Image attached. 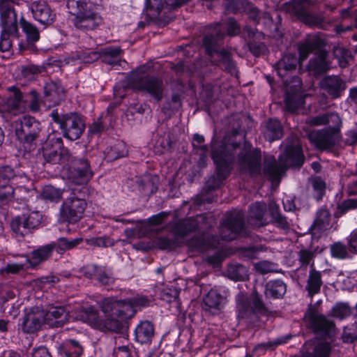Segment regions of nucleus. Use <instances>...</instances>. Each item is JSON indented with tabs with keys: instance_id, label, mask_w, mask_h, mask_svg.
I'll list each match as a JSON object with an SVG mask.
<instances>
[{
	"instance_id": "2eb2a0df",
	"label": "nucleus",
	"mask_w": 357,
	"mask_h": 357,
	"mask_svg": "<svg viewBox=\"0 0 357 357\" xmlns=\"http://www.w3.org/2000/svg\"><path fill=\"white\" fill-rule=\"evenodd\" d=\"M68 178L76 185L86 184L93 177L90 162L86 158H76L71 155L69 161Z\"/></svg>"
},
{
	"instance_id": "603ef678",
	"label": "nucleus",
	"mask_w": 357,
	"mask_h": 357,
	"mask_svg": "<svg viewBox=\"0 0 357 357\" xmlns=\"http://www.w3.org/2000/svg\"><path fill=\"white\" fill-rule=\"evenodd\" d=\"M7 91L10 93L7 98V103L12 109L18 108L23 100L22 92L15 86L8 87Z\"/></svg>"
},
{
	"instance_id": "774afa93",
	"label": "nucleus",
	"mask_w": 357,
	"mask_h": 357,
	"mask_svg": "<svg viewBox=\"0 0 357 357\" xmlns=\"http://www.w3.org/2000/svg\"><path fill=\"white\" fill-rule=\"evenodd\" d=\"M180 294V291L174 287L164 288L160 294V298L167 303L176 301Z\"/></svg>"
},
{
	"instance_id": "f8f14e48",
	"label": "nucleus",
	"mask_w": 357,
	"mask_h": 357,
	"mask_svg": "<svg viewBox=\"0 0 357 357\" xmlns=\"http://www.w3.org/2000/svg\"><path fill=\"white\" fill-rule=\"evenodd\" d=\"M238 165L242 174H248L251 176H258L261 170V151L259 149H252V145L245 142L238 154Z\"/></svg>"
},
{
	"instance_id": "bb28decb",
	"label": "nucleus",
	"mask_w": 357,
	"mask_h": 357,
	"mask_svg": "<svg viewBox=\"0 0 357 357\" xmlns=\"http://www.w3.org/2000/svg\"><path fill=\"white\" fill-rule=\"evenodd\" d=\"M54 248L51 243H49L33 250L29 255H26V261L30 268H36L39 265L49 260L53 255Z\"/></svg>"
},
{
	"instance_id": "6e6d98bb",
	"label": "nucleus",
	"mask_w": 357,
	"mask_h": 357,
	"mask_svg": "<svg viewBox=\"0 0 357 357\" xmlns=\"http://www.w3.org/2000/svg\"><path fill=\"white\" fill-rule=\"evenodd\" d=\"M176 236H160L155 240V245L160 250H173L179 246Z\"/></svg>"
},
{
	"instance_id": "5fc2aeb1",
	"label": "nucleus",
	"mask_w": 357,
	"mask_h": 357,
	"mask_svg": "<svg viewBox=\"0 0 357 357\" xmlns=\"http://www.w3.org/2000/svg\"><path fill=\"white\" fill-rule=\"evenodd\" d=\"M62 195V191L52 185H46L43 188L40 197L43 199L52 202H58Z\"/></svg>"
},
{
	"instance_id": "49530a36",
	"label": "nucleus",
	"mask_w": 357,
	"mask_h": 357,
	"mask_svg": "<svg viewBox=\"0 0 357 357\" xmlns=\"http://www.w3.org/2000/svg\"><path fill=\"white\" fill-rule=\"evenodd\" d=\"M331 214L328 209L321 208L317 212L316 218L312 225L311 229H317L319 231H324L329 225Z\"/></svg>"
},
{
	"instance_id": "37998d69",
	"label": "nucleus",
	"mask_w": 357,
	"mask_h": 357,
	"mask_svg": "<svg viewBox=\"0 0 357 357\" xmlns=\"http://www.w3.org/2000/svg\"><path fill=\"white\" fill-rule=\"evenodd\" d=\"M83 241L82 238H76L74 239H68L65 237H61L58 238L56 242L51 243L52 245H53L54 250L59 254L62 255L65 252L72 250L76 248L78 245H79Z\"/></svg>"
},
{
	"instance_id": "7ed1b4c3",
	"label": "nucleus",
	"mask_w": 357,
	"mask_h": 357,
	"mask_svg": "<svg viewBox=\"0 0 357 357\" xmlns=\"http://www.w3.org/2000/svg\"><path fill=\"white\" fill-rule=\"evenodd\" d=\"M237 318L251 326H255L261 316H268V307L264 302L262 296L254 289L248 296L240 292L236 297Z\"/></svg>"
},
{
	"instance_id": "c9c22d12",
	"label": "nucleus",
	"mask_w": 357,
	"mask_h": 357,
	"mask_svg": "<svg viewBox=\"0 0 357 357\" xmlns=\"http://www.w3.org/2000/svg\"><path fill=\"white\" fill-rule=\"evenodd\" d=\"M305 156L300 146H290L286 149L285 164L291 168L299 169L303 165Z\"/></svg>"
},
{
	"instance_id": "dca6fc26",
	"label": "nucleus",
	"mask_w": 357,
	"mask_h": 357,
	"mask_svg": "<svg viewBox=\"0 0 357 357\" xmlns=\"http://www.w3.org/2000/svg\"><path fill=\"white\" fill-rule=\"evenodd\" d=\"M286 86L284 102L287 109L295 112L305 103V98L302 92V82L299 77L292 76L290 80H284Z\"/></svg>"
},
{
	"instance_id": "680f3d73",
	"label": "nucleus",
	"mask_w": 357,
	"mask_h": 357,
	"mask_svg": "<svg viewBox=\"0 0 357 357\" xmlns=\"http://www.w3.org/2000/svg\"><path fill=\"white\" fill-rule=\"evenodd\" d=\"M128 303L131 306L132 309L137 312V309L146 307L150 305L151 301L146 296L137 295L132 298H127Z\"/></svg>"
},
{
	"instance_id": "aec40b11",
	"label": "nucleus",
	"mask_w": 357,
	"mask_h": 357,
	"mask_svg": "<svg viewBox=\"0 0 357 357\" xmlns=\"http://www.w3.org/2000/svg\"><path fill=\"white\" fill-rule=\"evenodd\" d=\"M206 221V218L204 215L181 219L173 225L172 231L175 236L184 238L190 233L199 230L202 228L201 225Z\"/></svg>"
},
{
	"instance_id": "69168bd1",
	"label": "nucleus",
	"mask_w": 357,
	"mask_h": 357,
	"mask_svg": "<svg viewBox=\"0 0 357 357\" xmlns=\"http://www.w3.org/2000/svg\"><path fill=\"white\" fill-rule=\"evenodd\" d=\"M127 151L125 150L124 144L118 143L110 148L107 151V158L108 160H115L126 155Z\"/></svg>"
},
{
	"instance_id": "338daca9",
	"label": "nucleus",
	"mask_w": 357,
	"mask_h": 357,
	"mask_svg": "<svg viewBox=\"0 0 357 357\" xmlns=\"http://www.w3.org/2000/svg\"><path fill=\"white\" fill-rule=\"evenodd\" d=\"M15 169L9 165L0 167V184H10V181L16 176Z\"/></svg>"
},
{
	"instance_id": "72a5a7b5",
	"label": "nucleus",
	"mask_w": 357,
	"mask_h": 357,
	"mask_svg": "<svg viewBox=\"0 0 357 357\" xmlns=\"http://www.w3.org/2000/svg\"><path fill=\"white\" fill-rule=\"evenodd\" d=\"M328 52L326 50H319L316 56L309 61V68L316 75L326 73L330 67L327 61Z\"/></svg>"
},
{
	"instance_id": "7c9ffc66",
	"label": "nucleus",
	"mask_w": 357,
	"mask_h": 357,
	"mask_svg": "<svg viewBox=\"0 0 357 357\" xmlns=\"http://www.w3.org/2000/svg\"><path fill=\"white\" fill-rule=\"evenodd\" d=\"M298 58L294 54H288L282 56L275 64L278 75L284 78L296 69Z\"/></svg>"
},
{
	"instance_id": "0eeeda50",
	"label": "nucleus",
	"mask_w": 357,
	"mask_h": 357,
	"mask_svg": "<svg viewBox=\"0 0 357 357\" xmlns=\"http://www.w3.org/2000/svg\"><path fill=\"white\" fill-rule=\"evenodd\" d=\"M50 116L52 121L59 125L63 136L71 141L79 139L85 130V121L77 112L63 114L54 109Z\"/></svg>"
},
{
	"instance_id": "e2e57ef3",
	"label": "nucleus",
	"mask_w": 357,
	"mask_h": 357,
	"mask_svg": "<svg viewBox=\"0 0 357 357\" xmlns=\"http://www.w3.org/2000/svg\"><path fill=\"white\" fill-rule=\"evenodd\" d=\"M341 338L343 342L347 344H351L357 341V322L344 327Z\"/></svg>"
},
{
	"instance_id": "bf43d9fd",
	"label": "nucleus",
	"mask_w": 357,
	"mask_h": 357,
	"mask_svg": "<svg viewBox=\"0 0 357 357\" xmlns=\"http://www.w3.org/2000/svg\"><path fill=\"white\" fill-rule=\"evenodd\" d=\"M15 199V188L10 184H0V203L7 204Z\"/></svg>"
},
{
	"instance_id": "ddd939ff",
	"label": "nucleus",
	"mask_w": 357,
	"mask_h": 357,
	"mask_svg": "<svg viewBox=\"0 0 357 357\" xmlns=\"http://www.w3.org/2000/svg\"><path fill=\"white\" fill-rule=\"evenodd\" d=\"M341 126H329L324 129L312 131L307 135L308 139L317 149L331 151L340 141Z\"/></svg>"
},
{
	"instance_id": "412c9836",
	"label": "nucleus",
	"mask_w": 357,
	"mask_h": 357,
	"mask_svg": "<svg viewBox=\"0 0 357 357\" xmlns=\"http://www.w3.org/2000/svg\"><path fill=\"white\" fill-rule=\"evenodd\" d=\"M84 275L89 279H96L102 285H110L114 282L112 270L106 266L88 264L82 269Z\"/></svg>"
},
{
	"instance_id": "8fccbe9b",
	"label": "nucleus",
	"mask_w": 357,
	"mask_h": 357,
	"mask_svg": "<svg viewBox=\"0 0 357 357\" xmlns=\"http://www.w3.org/2000/svg\"><path fill=\"white\" fill-rule=\"evenodd\" d=\"M222 301V297L216 291L211 290L204 298V309L210 311L218 310Z\"/></svg>"
},
{
	"instance_id": "58836bf2",
	"label": "nucleus",
	"mask_w": 357,
	"mask_h": 357,
	"mask_svg": "<svg viewBox=\"0 0 357 357\" xmlns=\"http://www.w3.org/2000/svg\"><path fill=\"white\" fill-rule=\"evenodd\" d=\"M220 59L214 60L212 63L214 65L220 66L222 65L225 71L233 74L236 72V66L235 61L232 59L231 53L225 50L222 49L218 54Z\"/></svg>"
},
{
	"instance_id": "39448f33",
	"label": "nucleus",
	"mask_w": 357,
	"mask_h": 357,
	"mask_svg": "<svg viewBox=\"0 0 357 357\" xmlns=\"http://www.w3.org/2000/svg\"><path fill=\"white\" fill-rule=\"evenodd\" d=\"M41 132V124L35 118L25 116L20 121V127L16 128L15 135L21 146L20 152L25 159L31 160L36 150V139Z\"/></svg>"
},
{
	"instance_id": "5701e85b",
	"label": "nucleus",
	"mask_w": 357,
	"mask_h": 357,
	"mask_svg": "<svg viewBox=\"0 0 357 357\" xmlns=\"http://www.w3.org/2000/svg\"><path fill=\"white\" fill-rule=\"evenodd\" d=\"M68 314L63 306H50L44 310L45 324L50 328L63 327L68 320Z\"/></svg>"
},
{
	"instance_id": "f03ea898",
	"label": "nucleus",
	"mask_w": 357,
	"mask_h": 357,
	"mask_svg": "<svg viewBox=\"0 0 357 357\" xmlns=\"http://www.w3.org/2000/svg\"><path fill=\"white\" fill-rule=\"evenodd\" d=\"M99 306L107 317L100 324L102 330L116 333H121L124 327L123 321L135 315V311L132 309L127 298H105L99 303Z\"/></svg>"
},
{
	"instance_id": "13d9d810",
	"label": "nucleus",
	"mask_w": 357,
	"mask_h": 357,
	"mask_svg": "<svg viewBox=\"0 0 357 357\" xmlns=\"http://www.w3.org/2000/svg\"><path fill=\"white\" fill-rule=\"evenodd\" d=\"M247 0H224V8L228 13L236 14L244 10Z\"/></svg>"
},
{
	"instance_id": "09e8293b",
	"label": "nucleus",
	"mask_w": 357,
	"mask_h": 357,
	"mask_svg": "<svg viewBox=\"0 0 357 357\" xmlns=\"http://www.w3.org/2000/svg\"><path fill=\"white\" fill-rule=\"evenodd\" d=\"M352 308L348 303L337 302L332 307L331 315L340 320L344 319L351 314Z\"/></svg>"
},
{
	"instance_id": "2f4dec72",
	"label": "nucleus",
	"mask_w": 357,
	"mask_h": 357,
	"mask_svg": "<svg viewBox=\"0 0 357 357\" xmlns=\"http://www.w3.org/2000/svg\"><path fill=\"white\" fill-rule=\"evenodd\" d=\"M323 284L321 272L316 270L312 265V268L310 269L307 279V284L305 287L307 296L312 298L314 295L319 294Z\"/></svg>"
},
{
	"instance_id": "9b49d317",
	"label": "nucleus",
	"mask_w": 357,
	"mask_h": 357,
	"mask_svg": "<svg viewBox=\"0 0 357 357\" xmlns=\"http://www.w3.org/2000/svg\"><path fill=\"white\" fill-rule=\"evenodd\" d=\"M56 143L59 146V149L52 147L50 139H49L43 146L37 148L38 153L36 152L31 159H35L36 162L50 163L52 165L60 164L66 165L71 159V154L67 149H61L63 145V141L61 137L56 138Z\"/></svg>"
},
{
	"instance_id": "473e14b6",
	"label": "nucleus",
	"mask_w": 357,
	"mask_h": 357,
	"mask_svg": "<svg viewBox=\"0 0 357 357\" xmlns=\"http://www.w3.org/2000/svg\"><path fill=\"white\" fill-rule=\"evenodd\" d=\"M154 326L151 321H141L136 327L135 331V339L137 342L143 344H150L154 335Z\"/></svg>"
},
{
	"instance_id": "ea45409f",
	"label": "nucleus",
	"mask_w": 357,
	"mask_h": 357,
	"mask_svg": "<svg viewBox=\"0 0 357 357\" xmlns=\"http://www.w3.org/2000/svg\"><path fill=\"white\" fill-rule=\"evenodd\" d=\"M308 122L311 126H314L326 124H331V126L342 125L341 118L335 112L326 113L322 115L312 117Z\"/></svg>"
},
{
	"instance_id": "b1692460",
	"label": "nucleus",
	"mask_w": 357,
	"mask_h": 357,
	"mask_svg": "<svg viewBox=\"0 0 357 357\" xmlns=\"http://www.w3.org/2000/svg\"><path fill=\"white\" fill-rule=\"evenodd\" d=\"M31 12L33 18L45 26L52 24L56 20V14L43 1L33 2L31 4Z\"/></svg>"
},
{
	"instance_id": "4c0bfd02",
	"label": "nucleus",
	"mask_w": 357,
	"mask_h": 357,
	"mask_svg": "<svg viewBox=\"0 0 357 357\" xmlns=\"http://www.w3.org/2000/svg\"><path fill=\"white\" fill-rule=\"evenodd\" d=\"M287 292V284L280 279L268 281L265 286L266 296L274 299L282 298Z\"/></svg>"
},
{
	"instance_id": "393cba45",
	"label": "nucleus",
	"mask_w": 357,
	"mask_h": 357,
	"mask_svg": "<svg viewBox=\"0 0 357 357\" xmlns=\"http://www.w3.org/2000/svg\"><path fill=\"white\" fill-rule=\"evenodd\" d=\"M321 86L332 99L339 98L346 89V83L338 76L328 75L321 82Z\"/></svg>"
},
{
	"instance_id": "864d4df0",
	"label": "nucleus",
	"mask_w": 357,
	"mask_h": 357,
	"mask_svg": "<svg viewBox=\"0 0 357 357\" xmlns=\"http://www.w3.org/2000/svg\"><path fill=\"white\" fill-rule=\"evenodd\" d=\"M266 210L267 208L265 203L256 202L250 206V217L252 219H255L260 222L261 225H265V223L263 222V220Z\"/></svg>"
},
{
	"instance_id": "423d86ee",
	"label": "nucleus",
	"mask_w": 357,
	"mask_h": 357,
	"mask_svg": "<svg viewBox=\"0 0 357 357\" xmlns=\"http://www.w3.org/2000/svg\"><path fill=\"white\" fill-rule=\"evenodd\" d=\"M128 82L132 89L142 92L156 102L163 98L165 84L162 79L146 75L143 68L132 71L128 77Z\"/></svg>"
},
{
	"instance_id": "c85d7f7f",
	"label": "nucleus",
	"mask_w": 357,
	"mask_h": 357,
	"mask_svg": "<svg viewBox=\"0 0 357 357\" xmlns=\"http://www.w3.org/2000/svg\"><path fill=\"white\" fill-rule=\"evenodd\" d=\"M64 88L59 81H50L44 86V98L50 102L49 107L58 104L64 97Z\"/></svg>"
},
{
	"instance_id": "a19ab883",
	"label": "nucleus",
	"mask_w": 357,
	"mask_h": 357,
	"mask_svg": "<svg viewBox=\"0 0 357 357\" xmlns=\"http://www.w3.org/2000/svg\"><path fill=\"white\" fill-rule=\"evenodd\" d=\"M324 43L322 39L318 37H313L307 40L303 44L299 46L298 50L301 57L305 59L314 50H322L321 48Z\"/></svg>"
},
{
	"instance_id": "4d7b16f0",
	"label": "nucleus",
	"mask_w": 357,
	"mask_h": 357,
	"mask_svg": "<svg viewBox=\"0 0 357 357\" xmlns=\"http://www.w3.org/2000/svg\"><path fill=\"white\" fill-rule=\"evenodd\" d=\"M357 208V199H347L337 204L334 216L339 218L350 210Z\"/></svg>"
},
{
	"instance_id": "052dcab7",
	"label": "nucleus",
	"mask_w": 357,
	"mask_h": 357,
	"mask_svg": "<svg viewBox=\"0 0 357 357\" xmlns=\"http://www.w3.org/2000/svg\"><path fill=\"white\" fill-rule=\"evenodd\" d=\"M10 36L19 38V32H11L6 30H2L0 36V51L2 52H8L12 47Z\"/></svg>"
},
{
	"instance_id": "f257e3e1",
	"label": "nucleus",
	"mask_w": 357,
	"mask_h": 357,
	"mask_svg": "<svg viewBox=\"0 0 357 357\" xmlns=\"http://www.w3.org/2000/svg\"><path fill=\"white\" fill-rule=\"evenodd\" d=\"M240 146L239 142H232L229 144L218 141L211 142V158L215 165V172L209 176L202 189V195L197 197L199 205L209 204L213 201V198L208 197V195L220 188L223 181L229 176L231 165L235 158V151Z\"/></svg>"
},
{
	"instance_id": "20e7f679",
	"label": "nucleus",
	"mask_w": 357,
	"mask_h": 357,
	"mask_svg": "<svg viewBox=\"0 0 357 357\" xmlns=\"http://www.w3.org/2000/svg\"><path fill=\"white\" fill-rule=\"evenodd\" d=\"M69 13L73 16V24L82 31H92L100 26L103 19L98 11L96 2L75 3L67 2Z\"/></svg>"
},
{
	"instance_id": "c03bdc74",
	"label": "nucleus",
	"mask_w": 357,
	"mask_h": 357,
	"mask_svg": "<svg viewBox=\"0 0 357 357\" xmlns=\"http://www.w3.org/2000/svg\"><path fill=\"white\" fill-rule=\"evenodd\" d=\"M330 253L333 258L339 260H345L352 257L349 246L341 241H337L329 246Z\"/></svg>"
},
{
	"instance_id": "6e6552de",
	"label": "nucleus",
	"mask_w": 357,
	"mask_h": 357,
	"mask_svg": "<svg viewBox=\"0 0 357 357\" xmlns=\"http://www.w3.org/2000/svg\"><path fill=\"white\" fill-rule=\"evenodd\" d=\"M303 321L314 335L325 341L332 338L335 334L336 326L334 321L320 313L311 303L305 312Z\"/></svg>"
},
{
	"instance_id": "a211bd4d",
	"label": "nucleus",
	"mask_w": 357,
	"mask_h": 357,
	"mask_svg": "<svg viewBox=\"0 0 357 357\" xmlns=\"http://www.w3.org/2000/svg\"><path fill=\"white\" fill-rule=\"evenodd\" d=\"M44 310L36 307L26 313L21 318L19 324V329L24 334H34L40 331L43 326L45 325L44 319Z\"/></svg>"
},
{
	"instance_id": "f3484780",
	"label": "nucleus",
	"mask_w": 357,
	"mask_h": 357,
	"mask_svg": "<svg viewBox=\"0 0 357 357\" xmlns=\"http://www.w3.org/2000/svg\"><path fill=\"white\" fill-rule=\"evenodd\" d=\"M245 230L244 214L241 211L231 212L227 215L220 229V236L223 240L232 241Z\"/></svg>"
},
{
	"instance_id": "9d476101",
	"label": "nucleus",
	"mask_w": 357,
	"mask_h": 357,
	"mask_svg": "<svg viewBox=\"0 0 357 357\" xmlns=\"http://www.w3.org/2000/svg\"><path fill=\"white\" fill-rule=\"evenodd\" d=\"M43 220V215L40 211H27L13 217L10 222V227L15 237L23 238L38 229Z\"/></svg>"
},
{
	"instance_id": "79ce46f5",
	"label": "nucleus",
	"mask_w": 357,
	"mask_h": 357,
	"mask_svg": "<svg viewBox=\"0 0 357 357\" xmlns=\"http://www.w3.org/2000/svg\"><path fill=\"white\" fill-rule=\"evenodd\" d=\"M83 351L79 342L73 339L66 340L61 347V354L66 357H80Z\"/></svg>"
},
{
	"instance_id": "4be33fe9",
	"label": "nucleus",
	"mask_w": 357,
	"mask_h": 357,
	"mask_svg": "<svg viewBox=\"0 0 357 357\" xmlns=\"http://www.w3.org/2000/svg\"><path fill=\"white\" fill-rule=\"evenodd\" d=\"M15 0H0V18L2 30L18 31L17 15L13 8Z\"/></svg>"
},
{
	"instance_id": "e433bc0d",
	"label": "nucleus",
	"mask_w": 357,
	"mask_h": 357,
	"mask_svg": "<svg viewBox=\"0 0 357 357\" xmlns=\"http://www.w3.org/2000/svg\"><path fill=\"white\" fill-rule=\"evenodd\" d=\"M269 214L271 218V223L277 228L289 231L291 228V220L282 214L278 204L272 203L268 207Z\"/></svg>"
},
{
	"instance_id": "4468645a",
	"label": "nucleus",
	"mask_w": 357,
	"mask_h": 357,
	"mask_svg": "<svg viewBox=\"0 0 357 357\" xmlns=\"http://www.w3.org/2000/svg\"><path fill=\"white\" fill-rule=\"evenodd\" d=\"M312 4L309 0H293L289 10L300 21L310 27L321 28L324 17L321 15L313 14Z\"/></svg>"
},
{
	"instance_id": "cd10ccee",
	"label": "nucleus",
	"mask_w": 357,
	"mask_h": 357,
	"mask_svg": "<svg viewBox=\"0 0 357 357\" xmlns=\"http://www.w3.org/2000/svg\"><path fill=\"white\" fill-rule=\"evenodd\" d=\"M20 25L26 36V41L19 43L20 50L22 51L31 49L40 38L39 31L35 25L24 18H21Z\"/></svg>"
},
{
	"instance_id": "a18cd8bd",
	"label": "nucleus",
	"mask_w": 357,
	"mask_h": 357,
	"mask_svg": "<svg viewBox=\"0 0 357 357\" xmlns=\"http://www.w3.org/2000/svg\"><path fill=\"white\" fill-rule=\"evenodd\" d=\"M220 37L218 34L206 35L203 38V46L205 48L206 54L211 58L213 57L214 54H219L220 49Z\"/></svg>"
},
{
	"instance_id": "1a4fd4ad",
	"label": "nucleus",
	"mask_w": 357,
	"mask_h": 357,
	"mask_svg": "<svg viewBox=\"0 0 357 357\" xmlns=\"http://www.w3.org/2000/svg\"><path fill=\"white\" fill-rule=\"evenodd\" d=\"M84 188H73L70 195L63 202L60 209V215L63 221L75 224L83 217L87 206L82 190Z\"/></svg>"
},
{
	"instance_id": "f704fd0d",
	"label": "nucleus",
	"mask_w": 357,
	"mask_h": 357,
	"mask_svg": "<svg viewBox=\"0 0 357 357\" xmlns=\"http://www.w3.org/2000/svg\"><path fill=\"white\" fill-rule=\"evenodd\" d=\"M284 171L285 168L284 166L278 163L273 156L265 158L263 172L271 181L273 182L279 180Z\"/></svg>"
},
{
	"instance_id": "de8ad7c7",
	"label": "nucleus",
	"mask_w": 357,
	"mask_h": 357,
	"mask_svg": "<svg viewBox=\"0 0 357 357\" xmlns=\"http://www.w3.org/2000/svg\"><path fill=\"white\" fill-rule=\"evenodd\" d=\"M227 274L229 278L234 281H244L249 278L248 269L240 264L229 265L227 268Z\"/></svg>"
},
{
	"instance_id": "0e129e2a",
	"label": "nucleus",
	"mask_w": 357,
	"mask_h": 357,
	"mask_svg": "<svg viewBox=\"0 0 357 357\" xmlns=\"http://www.w3.org/2000/svg\"><path fill=\"white\" fill-rule=\"evenodd\" d=\"M312 185L314 199L317 202L321 201L325 195L326 183L320 177H316L313 179Z\"/></svg>"
},
{
	"instance_id": "c756f323",
	"label": "nucleus",
	"mask_w": 357,
	"mask_h": 357,
	"mask_svg": "<svg viewBox=\"0 0 357 357\" xmlns=\"http://www.w3.org/2000/svg\"><path fill=\"white\" fill-rule=\"evenodd\" d=\"M261 132L266 140L272 142L282 137V126L278 119H269L261 125Z\"/></svg>"
},
{
	"instance_id": "3c124183",
	"label": "nucleus",
	"mask_w": 357,
	"mask_h": 357,
	"mask_svg": "<svg viewBox=\"0 0 357 357\" xmlns=\"http://www.w3.org/2000/svg\"><path fill=\"white\" fill-rule=\"evenodd\" d=\"M316 256V252L313 250H308L307 248H302L298 252V260L301 264V267H307V266H310L312 268V265L314 267V257Z\"/></svg>"
},
{
	"instance_id": "6ab92c4d",
	"label": "nucleus",
	"mask_w": 357,
	"mask_h": 357,
	"mask_svg": "<svg viewBox=\"0 0 357 357\" xmlns=\"http://www.w3.org/2000/svg\"><path fill=\"white\" fill-rule=\"evenodd\" d=\"M331 349L330 342L314 337L303 344L298 357H330Z\"/></svg>"
},
{
	"instance_id": "a878e982",
	"label": "nucleus",
	"mask_w": 357,
	"mask_h": 357,
	"mask_svg": "<svg viewBox=\"0 0 357 357\" xmlns=\"http://www.w3.org/2000/svg\"><path fill=\"white\" fill-rule=\"evenodd\" d=\"M165 8L162 0H146V8L147 15L151 20H158L160 25L165 26L174 19V15H163L160 17L161 11Z\"/></svg>"
}]
</instances>
